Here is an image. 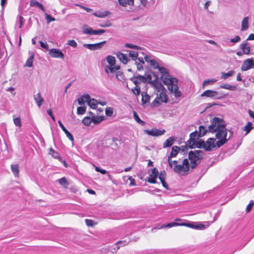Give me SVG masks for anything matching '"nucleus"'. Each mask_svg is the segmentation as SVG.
<instances>
[{
	"label": "nucleus",
	"instance_id": "59",
	"mask_svg": "<svg viewBox=\"0 0 254 254\" xmlns=\"http://www.w3.org/2000/svg\"><path fill=\"white\" fill-rule=\"evenodd\" d=\"M67 45L73 48H76L77 46L76 42L74 40H68L67 41Z\"/></svg>",
	"mask_w": 254,
	"mask_h": 254
},
{
	"label": "nucleus",
	"instance_id": "30",
	"mask_svg": "<svg viewBox=\"0 0 254 254\" xmlns=\"http://www.w3.org/2000/svg\"><path fill=\"white\" fill-rule=\"evenodd\" d=\"M235 73V70H230L227 73L224 72H221V78L223 79H226L229 77L232 76Z\"/></svg>",
	"mask_w": 254,
	"mask_h": 254
},
{
	"label": "nucleus",
	"instance_id": "53",
	"mask_svg": "<svg viewBox=\"0 0 254 254\" xmlns=\"http://www.w3.org/2000/svg\"><path fill=\"white\" fill-rule=\"evenodd\" d=\"M86 107L85 106L83 107H79L77 109V114L78 115H83L86 112Z\"/></svg>",
	"mask_w": 254,
	"mask_h": 254
},
{
	"label": "nucleus",
	"instance_id": "58",
	"mask_svg": "<svg viewBox=\"0 0 254 254\" xmlns=\"http://www.w3.org/2000/svg\"><path fill=\"white\" fill-rule=\"evenodd\" d=\"M149 63L154 68L157 69V68H159V64L155 60L153 59L149 61Z\"/></svg>",
	"mask_w": 254,
	"mask_h": 254
},
{
	"label": "nucleus",
	"instance_id": "1",
	"mask_svg": "<svg viewBox=\"0 0 254 254\" xmlns=\"http://www.w3.org/2000/svg\"><path fill=\"white\" fill-rule=\"evenodd\" d=\"M203 151L200 150H191L189 152L188 159L190 161V167L192 169L195 168L200 163L203 158Z\"/></svg>",
	"mask_w": 254,
	"mask_h": 254
},
{
	"label": "nucleus",
	"instance_id": "52",
	"mask_svg": "<svg viewBox=\"0 0 254 254\" xmlns=\"http://www.w3.org/2000/svg\"><path fill=\"white\" fill-rule=\"evenodd\" d=\"M133 93L136 96H138L140 93V88L138 86V84L135 85V87L132 89Z\"/></svg>",
	"mask_w": 254,
	"mask_h": 254
},
{
	"label": "nucleus",
	"instance_id": "7",
	"mask_svg": "<svg viewBox=\"0 0 254 254\" xmlns=\"http://www.w3.org/2000/svg\"><path fill=\"white\" fill-rule=\"evenodd\" d=\"M144 132L148 135L152 136H159L164 134L165 132V130L164 129L160 130L154 127L151 130L145 129L144 130Z\"/></svg>",
	"mask_w": 254,
	"mask_h": 254
},
{
	"label": "nucleus",
	"instance_id": "29",
	"mask_svg": "<svg viewBox=\"0 0 254 254\" xmlns=\"http://www.w3.org/2000/svg\"><path fill=\"white\" fill-rule=\"evenodd\" d=\"M87 103L92 109H95L97 107V100L94 99L90 98V99L87 101Z\"/></svg>",
	"mask_w": 254,
	"mask_h": 254
},
{
	"label": "nucleus",
	"instance_id": "40",
	"mask_svg": "<svg viewBox=\"0 0 254 254\" xmlns=\"http://www.w3.org/2000/svg\"><path fill=\"white\" fill-rule=\"evenodd\" d=\"M82 123L86 126H89L92 123V117H85L82 120Z\"/></svg>",
	"mask_w": 254,
	"mask_h": 254
},
{
	"label": "nucleus",
	"instance_id": "45",
	"mask_svg": "<svg viewBox=\"0 0 254 254\" xmlns=\"http://www.w3.org/2000/svg\"><path fill=\"white\" fill-rule=\"evenodd\" d=\"M173 93H174V96L176 98H178L182 96V92L181 91L179 90V87L178 85H175L174 91Z\"/></svg>",
	"mask_w": 254,
	"mask_h": 254
},
{
	"label": "nucleus",
	"instance_id": "61",
	"mask_svg": "<svg viewBox=\"0 0 254 254\" xmlns=\"http://www.w3.org/2000/svg\"><path fill=\"white\" fill-rule=\"evenodd\" d=\"M17 19L19 20V22H18V24H19L18 27L19 28H21L22 27L23 24L24 18H23V17L21 15H18Z\"/></svg>",
	"mask_w": 254,
	"mask_h": 254
},
{
	"label": "nucleus",
	"instance_id": "19",
	"mask_svg": "<svg viewBox=\"0 0 254 254\" xmlns=\"http://www.w3.org/2000/svg\"><path fill=\"white\" fill-rule=\"evenodd\" d=\"M178 80L176 78H173L171 81H170V83L166 84L168 85V89L170 93H173L175 89V85H178Z\"/></svg>",
	"mask_w": 254,
	"mask_h": 254
},
{
	"label": "nucleus",
	"instance_id": "47",
	"mask_svg": "<svg viewBox=\"0 0 254 254\" xmlns=\"http://www.w3.org/2000/svg\"><path fill=\"white\" fill-rule=\"evenodd\" d=\"M160 101V100L156 97L154 101L151 103V107L154 108L159 106L161 104Z\"/></svg>",
	"mask_w": 254,
	"mask_h": 254
},
{
	"label": "nucleus",
	"instance_id": "63",
	"mask_svg": "<svg viewBox=\"0 0 254 254\" xmlns=\"http://www.w3.org/2000/svg\"><path fill=\"white\" fill-rule=\"evenodd\" d=\"M46 19L47 20V22L48 23H50L51 21H54L55 20V18L53 17L50 15L48 14L47 13L45 14Z\"/></svg>",
	"mask_w": 254,
	"mask_h": 254
},
{
	"label": "nucleus",
	"instance_id": "6",
	"mask_svg": "<svg viewBox=\"0 0 254 254\" xmlns=\"http://www.w3.org/2000/svg\"><path fill=\"white\" fill-rule=\"evenodd\" d=\"M201 96L202 97H211L214 99H221L225 97L222 93L211 90L205 91L201 94Z\"/></svg>",
	"mask_w": 254,
	"mask_h": 254
},
{
	"label": "nucleus",
	"instance_id": "28",
	"mask_svg": "<svg viewBox=\"0 0 254 254\" xmlns=\"http://www.w3.org/2000/svg\"><path fill=\"white\" fill-rule=\"evenodd\" d=\"M141 102L142 105H144L149 102L150 96L146 92H143L141 94Z\"/></svg>",
	"mask_w": 254,
	"mask_h": 254
},
{
	"label": "nucleus",
	"instance_id": "39",
	"mask_svg": "<svg viewBox=\"0 0 254 254\" xmlns=\"http://www.w3.org/2000/svg\"><path fill=\"white\" fill-rule=\"evenodd\" d=\"M106 60L108 64L111 66L115 65L116 61L114 57L112 56H108L106 58Z\"/></svg>",
	"mask_w": 254,
	"mask_h": 254
},
{
	"label": "nucleus",
	"instance_id": "38",
	"mask_svg": "<svg viewBox=\"0 0 254 254\" xmlns=\"http://www.w3.org/2000/svg\"><path fill=\"white\" fill-rule=\"evenodd\" d=\"M49 154L51 155L52 157L56 159L62 160L61 157L60 156L59 153L54 150L52 148H50L49 150Z\"/></svg>",
	"mask_w": 254,
	"mask_h": 254
},
{
	"label": "nucleus",
	"instance_id": "60",
	"mask_svg": "<svg viewBox=\"0 0 254 254\" xmlns=\"http://www.w3.org/2000/svg\"><path fill=\"white\" fill-rule=\"evenodd\" d=\"M166 178V172L165 171H161L159 176V179L161 182L165 181Z\"/></svg>",
	"mask_w": 254,
	"mask_h": 254
},
{
	"label": "nucleus",
	"instance_id": "55",
	"mask_svg": "<svg viewBox=\"0 0 254 254\" xmlns=\"http://www.w3.org/2000/svg\"><path fill=\"white\" fill-rule=\"evenodd\" d=\"M105 114L107 116L111 117L113 114V108L111 107H108L105 110Z\"/></svg>",
	"mask_w": 254,
	"mask_h": 254
},
{
	"label": "nucleus",
	"instance_id": "22",
	"mask_svg": "<svg viewBox=\"0 0 254 254\" xmlns=\"http://www.w3.org/2000/svg\"><path fill=\"white\" fill-rule=\"evenodd\" d=\"M120 5L123 6H132L134 5V0H118Z\"/></svg>",
	"mask_w": 254,
	"mask_h": 254
},
{
	"label": "nucleus",
	"instance_id": "57",
	"mask_svg": "<svg viewBox=\"0 0 254 254\" xmlns=\"http://www.w3.org/2000/svg\"><path fill=\"white\" fill-rule=\"evenodd\" d=\"M13 122H14V125L16 127H21L22 125H21V120L19 117L14 118L13 119Z\"/></svg>",
	"mask_w": 254,
	"mask_h": 254
},
{
	"label": "nucleus",
	"instance_id": "4",
	"mask_svg": "<svg viewBox=\"0 0 254 254\" xmlns=\"http://www.w3.org/2000/svg\"><path fill=\"white\" fill-rule=\"evenodd\" d=\"M210 122L211 125L209 126V132L214 133L226 128V124L222 119L214 117Z\"/></svg>",
	"mask_w": 254,
	"mask_h": 254
},
{
	"label": "nucleus",
	"instance_id": "24",
	"mask_svg": "<svg viewBox=\"0 0 254 254\" xmlns=\"http://www.w3.org/2000/svg\"><path fill=\"white\" fill-rule=\"evenodd\" d=\"M88 99H90V96L88 94H84L77 99L78 103L80 105H84L85 102H87Z\"/></svg>",
	"mask_w": 254,
	"mask_h": 254
},
{
	"label": "nucleus",
	"instance_id": "54",
	"mask_svg": "<svg viewBox=\"0 0 254 254\" xmlns=\"http://www.w3.org/2000/svg\"><path fill=\"white\" fill-rule=\"evenodd\" d=\"M105 72L108 73L109 72L111 73H114L116 72L114 67L111 65H106L105 67Z\"/></svg>",
	"mask_w": 254,
	"mask_h": 254
},
{
	"label": "nucleus",
	"instance_id": "50",
	"mask_svg": "<svg viewBox=\"0 0 254 254\" xmlns=\"http://www.w3.org/2000/svg\"><path fill=\"white\" fill-rule=\"evenodd\" d=\"M117 78L120 81H123L125 79V76L123 72L118 71L116 74Z\"/></svg>",
	"mask_w": 254,
	"mask_h": 254
},
{
	"label": "nucleus",
	"instance_id": "37",
	"mask_svg": "<svg viewBox=\"0 0 254 254\" xmlns=\"http://www.w3.org/2000/svg\"><path fill=\"white\" fill-rule=\"evenodd\" d=\"M253 128V124L250 122H248L247 124L244 127V130L246 131V135L248 134Z\"/></svg>",
	"mask_w": 254,
	"mask_h": 254
},
{
	"label": "nucleus",
	"instance_id": "48",
	"mask_svg": "<svg viewBox=\"0 0 254 254\" xmlns=\"http://www.w3.org/2000/svg\"><path fill=\"white\" fill-rule=\"evenodd\" d=\"M183 169H184L183 165L177 164L175 165L173 170L175 173L180 174Z\"/></svg>",
	"mask_w": 254,
	"mask_h": 254
},
{
	"label": "nucleus",
	"instance_id": "18",
	"mask_svg": "<svg viewBox=\"0 0 254 254\" xmlns=\"http://www.w3.org/2000/svg\"><path fill=\"white\" fill-rule=\"evenodd\" d=\"M209 132V126L207 128L204 126L201 125L199 127L197 138L202 137L204 136L207 132Z\"/></svg>",
	"mask_w": 254,
	"mask_h": 254
},
{
	"label": "nucleus",
	"instance_id": "20",
	"mask_svg": "<svg viewBox=\"0 0 254 254\" xmlns=\"http://www.w3.org/2000/svg\"><path fill=\"white\" fill-rule=\"evenodd\" d=\"M58 124L68 139L73 141L74 140L73 135L66 129L62 122L61 121H58Z\"/></svg>",
	"mask_w": 254,
	"mask_h": 254
},
{
	"label": "nucleus",
	"instance_id": "16",
	"mask_svg": "<svg viewBox=\"0 0 254 254\" xmlns=\"http://www.w3.org/2000/svg\"><path fill=\"white\" fill-rule=\"evenodd\" d=\"M116 56L117 58L120 60V61L125 64H127L129 61V59L128 58L127 55L121 52H117Z\"/></svg>",
	"mask_w": 254,
	"mask_h": 254
},
{
	"label": "nucleus",
	"instance_id": "27",
	"mask_svg": "<svg viewBox=\"0 0 254 254\" xmlns=\"http://www.w3.org/2000/svg\"><path fill=\"white\" fill-rule=\"evenodd\" d=\"M11 170L13 173L14 176L16 177H18L19 176V166L18 164H12L11 165Z\"/></svg>",
	"mask_w": 254,
	"mask_h": 254
},
{
	"label": "nucleus",
	"instance_id": "64",
	"mask_svg": "<svg viewBox=\"0 0 254 254\" xmlns=\"http://www.w3.org/2000/svg\"><path fill=\"white\" fill-rule=\"evenodd\" d=\"M205 228V226L204 225L201 224V223L197 224L195 222L194 229H204Z\"/></svg>",
	"mask_w": 254,
	"mask_h": 254
},
{
	"label": "nucleus",
	"instance_id": "10",
	"mask_svg": "<svg viewBox=\"0 0 254 254\" xmlns=\"http://www.w3.org/2000/svg\"><path fill=\"white\" fill-rule=\"evenodd\" d=\"M49 55L54 58H61L64 59V55L63 53L59 49L53 48L49 50Z\"/></svg>",
	"mask_w": 254,
	"mask_h": 254
},
{
	"label": "nucleus",
	"instance_id": "23",
	"mask_svg": "<svg viewBox=\"0 0 254 254\" xmlns=\"http://www.w3.org/2000/svg\"><path fill=\"white\" fill-rule=\"evenodd\" d=\"M30 6H32V7H33V6L37 7L39 8H40L41 10H42L43 11H45V9L44 8V7L43 6V5L37 0H32L30 1Z\"/></svg>",
	"mask_w": 254,
	"mask_h": 254
},
{
	"label": "nucleus",
	"instance_id": "44",
	"mask_svg": "<svg viewBox=\"0 0 254 254\" xmlns=\"http://www.w3.org/2000/svg\"><path fill=\"white\" fill-rule=\"evenodd\" d=\"M127 51L129 52V56L132 58V60L133 61H136L138 55V52L131 50Z\"/></svg>",
	"mask_w": 254,
	"mask_h": 254
},
{
	"label": "nucleus",
	"instance_id": "32",
	"mask_svg": "<svg viewBox=\"0 0 254 254\" xmlns=\"http://www.w3.org/2000/svg\"><path fill=\"white\" fill-rule=\"evenodd\" d=\"M182 165H183L184 168V172L185 173H187L190 169V164L189 162L188 159L186 158L184 160L183 164Z\"/></svg>",
	"mask_w": 254,
	"mask_h": 254
},
{
	"label": "nucleus",
	"instance_id": "13",
	"mask_svg": "<svg viewBox=\"0 0 254 254\" xmlns=\"http://www.w3.org/2000/svg\"><path fill=\"white\" fill-rule=\"evenodd\" d=\"M195 225V222H191V223H178L176 222H172L166 225L164 227L167 228H171L172 227L176 226H185L189 228L194 229V226Z\"/></svg>",
	"mask_w": 254,
	"mask_h": 254
},
{
	"label": "nucleus",
	"instance_id": "9",
	"mask_svg": "<svg viewBox=\"0 0 254 254\" xmlns=\"http://www.w3.org/2000/svg\"><path fill=\"white\" fill-rule=\"evenodd\" d=\"M254 67V61L253 58L248 59L244 61L242 66L241 69L243 71H247Z\"/></svg>",
	"mask_w": 254,
	"mask_h": 254
},
{
	"label": "nucleus",
	"instance_id": "14",
	"mask_svg": "<svg viewBox=\"0 0 254 254\" xmlns=\"http://www.w3.org/2000/svg\"><path fill=\"white\" fill-rule=\"evenodd\" d=\"M159 93L157 94V97L160 100L161 102L167 103L168 102V96L166 94V88L158 91Z\"/></svg>",
	"mask_w": 254,
	"mask_h": 254
},
{
	"label": "nucleus",
	"instance_id": "15",
	"mask_svg": "<svg viewBox=\"0 0 254 254\" xmlns=\"http://www.w3.org/2000/svg\"><path fill=\"white\" fill-rule=\"evenodd\" d=\"M153 75L155 77V79L152 82V84L155 87L157 92L161 91V90L165 89V88L162 85V84L157 81L158 77L154 73H153Z\"/></svg>",
	"mask_w": 254,
	"mask_h": 254
},
{
	"label": "nucleus",
	"instance_id": "42",
	"mask_svg": "<svg viewBox=\"0 0 254 254\" xmlns=\"http://www.w3.org/2000/svg\"><path fill=\"white\" fill-rule=\"evenodd\" d=\"M197 135L198 132L196 130L190 133V142H193L194 141H196L195 139L198 138Z\"/></svg>",
	"mask_w": 254,
	"mask_h": 254
},
{
	"label": "nucleus",
	"instance_id": "26",
	"mask_svg": "<svg viewBox=\"0 0 254 254\" xmlns=\"http://www.w3.org/2000/svg\"><path fill=\"white\" fill-rule=\"evenodd\" d=\"M104 119V116H92V123L95 125H97L100 123Z\"/></svg>",
	"mask_w": 254,
	"mask_h": 254
},
{
	"label": "nucleus",
	"instance_id": "33",
	"mask_svg": "<svg viewBox=\"0 0 254 254\" xmlns=\"http://www.w3.org/2000/svg\"><path fill=\"white\" fill-rule=\"evenodd\" d=\"M120 248V246H117V245L115 243L113 246L109 247L108 251L111 253L114 254L117 253Z\"/></svg>",
	"mask_w": 254,
	"mask_h": 254
},
{
	"label": "nucleus",
	"instance_id": "3",
	"mask_svg": "<svg viewBox=\"0 0 254 254\" xmlns=\"http://www.w3.org/2000/svg\"><path fill=\"white\" fill-rule=\"evenodd\" d=\"M215 139L214 138H209L205 142L203 140H199L198 141H194L195 148L200 149H204L206 151H210L215 148L214 142Z\"/></svg>",
	"mask_w": 254,
	"mask_h": 254
},
{
	"label": "nucleus",
	"instance_id": "46",
	"mask_svg": "<svg viewBox=\"0 0 254 254\" xmlns=\"http://www.w3.org/2000/svg\"><path fill=\"white\" fill-rule=\"evenodd\" d=\"M130 242V240L128 238H125L123 240L119 241H118L116 244L117 245V246H119V245L121 244V246H125L127 245Z\"/></svg>",
	"mask_w": 254,
	"mask_h": 254
},
{
	"label": "nucleus",
	"instance_id": "25",
	"mask_svg": "<svg viewBox=\"0 0 254 254\" xmlns=\"http://www.w3.org/2000/svg\"><path fill=\"white\" fill-rule=\"evenodd\" d=\"M249 17L244 18L242 22L241 31H245L249 28Z\"/></svg>",
	"mask_w": 254,
	"mask_h": 254
},
{
	"label": "nucleus",
	"instance_id": "34",
	"mask_svg": "<svg viewBox=\"0 0 254 254\" xmlns=\"http://www.w3.org/2000/svg\"><path fill=\"white\" fill-rule=\"evenodd\" d=\"M220 87L223 89H228L234 91L236 89V86L234 85H231L228 83H223L220 85Z\"/></svg>",
	"mask_w": 254,
	"mask_h": 254
},
{
	"label": "nucleus",
	"instance_id": "35",
	"mask_svg": "<svg viewBox=\"0 0 254 254\" xmlns=\"http://www.w3.org/2000/svg\"><path fill=\"white\" fill-rule=\"evenodd\" d=\"M34 55L32 54L26 61L25 64V66L31 67L33 66Z\"/></svg>",
	"mask_w": 254,
	"mask_h": 254
},
{
	"label": "nucleus",
	"instance_id": "51",
	"mask_svg": "<svg viewBox=\"0 0 254 254\" xmlns=\"http://www.w3.org/2000/svg\"><path fill=\"white\" fill-rule=\"evenodd\" d=\"M124 47L126 48H128L133 49H141V47L129 43H126L124 45Z\"/></svg>",
	"mask_w": 254,
	"mask_h": 254
},
{
	"label": "nucleus",
	"instance_id": "36",
	"mask_svg": "<svg viewBox=\"0 0 254 254\" xmlns=\"http://www.w3.org/2000/svg\"><path fill=\"white\" fill-rule=\"evenodd\" d=\"M133 118H134V120H135V121L137 123L139 124L140 125H141L142 126H144L145 125V122L144 121L141 120L139 118V117L138 116L137 114L135 111L133 112Z\"/></svg>",
	"mask_w": 254,
	"mask_h": 254
},
{
	"label": "nucleus",
	"instance_id": "8",
	"mask_svg": "<svg viewBox=\"0 0 254 254\" xmlns=\"http://www.w3.org/2000/svg\"><path fill=\"white\" fill-rule=\"evenodd\" d=\"M106 43V41L95 44H84L83 47L91 51H94L101 49L103 46Z\"/></svg>",
	"mask_w": 254,
	"mask_h": 254
},
{
	"label": "nucleus",
	"instance_id": "11",
	"mask_svg": "<svg viewBox=\"0 0 254 254\" xmlns=\"http://www.w3.org/2000/svg\"><path fill=\"white\" fill-rule=\"evenodd\" d=\"M158 174L157 169L154 168L151 170V173L149 175V177L146 180V181L151 184L156 183V179L158 177Z\"/></svg>",
	"mask_w": 254,
	"mask_h": 254
},
{
	"label": "nucleus",
	"instance_id": "21",
	"mask_svg": "<svg viewBox=\"0 0 254 254\" xmlns=\"http://www.w3.org/2000/svg\"><path fill=\"white\" fill-rule=\"evenodd\" d=\"M34 99L39 107H40L44 102V100L41 96V93L40 92L34 96Z\"/></svg>",
	"mask_w": 254,
	"mask_h": 254
},
{
	"label": "nucleus",
	"instance_id": "5",
	"mask_svg": "<svg viewBox=\"0 0 254 254\" xmlns=\"http://www.w3.org/2000/svg\"><path fill=\"white\" fill-rule=\"evenodd\" d=\"M130 80L135 84H139L141 82L145 83L147 81L152 83V76L151 74H147L146 76L138 75L131 77Z\"/></svg>",
	"mask_w": 254,
	"mask_h": 254
},
{
	"label": "nucleus",
	"instance_id": "12",
	"mask_svg": "<svg viewBox=\"0 0 254 254\" xmlns=\"http://www.w3.org/2000/svg\"><path fill=\"white\" fill-rule=\"evenodd\" d=\"M180 149L181 148L177 146H174L172 147L171 152L168 158V162L170 167H172L171 158L173 157H175L177 155Z\"/></svg>",
	"mask_w": 254,
	"mask_h": 254
},
{
	"label": "nucleus",
	"instance_id": "41",
	"mask_svg": "<svg viewBox=\"0 0 254 254\" xmlns=\"http://www.w3.org/2000/svg\"><path fill=\"white\" fill-rule=\"evenodd\" d=\"M57 181L61 186H64V188H66L68 185V183L65 177L58 179Z\"/></svg>",
	"mask_w": 254,
	"mask_h": 254
},
{
	"label": "nucleus",
	"instance_id": "56",
	"mask_svg": "<svg viewBox=\"0 0 254 254\" xmlns=\"http://www.w3.org/2000/svg\"><path fill=\"white\" fill-rule=\"evenodd\" d=\"M159 72L163 74V75L169 73L167 69L163 66H159V68H157Z\"/></svg>",
	"mask_w": 254,
	"mask_h": 254
},
{
	"label": "nucleus",
	"instance_id": "17",
	"mask_svg": "<svg viewBox=\"0 0 254 254\" xmlns=\"http://www.w3.org/2000/svg\"><path fill=\"white\" fill-rule=\"evenodd\" d=\"M176 136H171L169 137L163 143V147L164 148L170 147L172 146L174 142L176 140Z\"/></svg>",
	"mask_w": 254,
	"mask_h": 254
},
{
	"label": "nucleus",
	"instance_id": "31",
	"mask_svg": "<svg viewBox=\"0 0 254 254\" xmlns=\"http://www.w3.org/2000/svg\"><path fill=\"white\" fill-rule=\"evenodd\" d=\"M161 78L163 83L165 85L169 83L170 81H171L173 78L170 77L169 73L163 75Z\"/></svg>",
	"mask_w": 254,
	"mask_h": 254
},
{
	"label": "nucleus",
	"instance_id": "43",
	"mask_svg": "<svg viewBox=\"0 0 254 254\" xmlns=\"http://www.w3.org/2000/svg\"><path fill=\"white\" fill-rule=\"evenodd\" d=\"M94 30L91 27H86V28H83V33L84 34H87L89 35H94Z\"/></svg>",
	"mask_w": 254,
	"mask_h": 254
},
{
	"label": "nucleus",
	"instance_id": "62",
	"mask_svg": "<svg viewBox=\"0 0 254 254\" xmlns=\"http://www.w3.org/2000/svg\"><path fill=\"white\" fill-rule=\"evenodd\" d=\"M217 80L215 79L205 80L203 82V85H206L210 83H213L216 82Z\"/></svg>",
	"mask_w": 254,
	"mask_h": 254
},
{
	"label": "nucleus",
	"instance_id": "2",
	"mask_svg": "<svg viewBox=\"0 0 254 254\" xmlns=\"http://www.w3.org/2000/svg\"><path fill=\"white\" fill-rule=\"evenodd\" d=\"M228 129L226 128L216 131L215 141L214 145L215 147L219 148L227 143L230 138V135L227 138Z\"/></svg>",
	"mask_w": 254,
	"mask_h": 254
},
{
	"label": "nucleus",
	"instance_id": "49",
	"mask_svg": "<svg viewBox=\"0 0 254 254\" xmlns=\"http://www.w3.org/2000/svg\"><path fill=\"white\" fill-rule=\"evenodd\" d=\"M109 13H110V12L109 11H106L104 12H100L98 13H94V15L97 17L102 18V17H105L108 16V15Z\"/></svg>",
	"mask_w": 254,
	"mask_h": 254
}]
</instances>
